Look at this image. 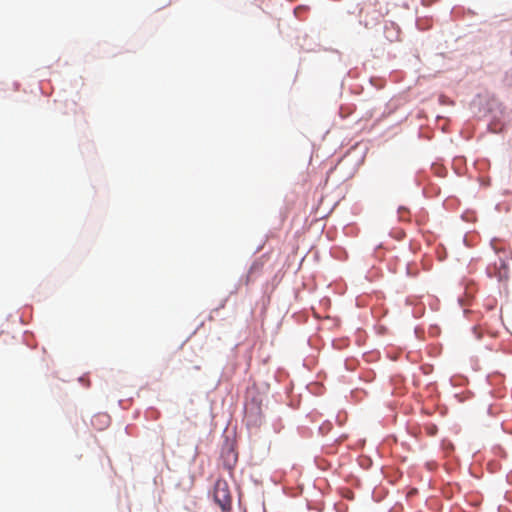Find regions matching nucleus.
<instances>
[{"mask_svg": "<svg viewBox=\"0 0 512 512\" xmlns=\"http://www.w3.org/2000/svg\"><path fill=\"white\" fill-rule=\"evenodd\" d=\"M214 501L223 511H229L231 509L232 497L229 490V485L225 480L219 479L215 482Z\"/></svg>", "mask_w": 512, "mask_h": 512, "instance_id": "nucleus-1", "label": "nucleus"}, {"mask_svg": "<svg viewBox=\"0 0 512 512\" xmlns=\"http://www.w3.org/2000/svg\"><path fill=\"white\" fill-rule=\"evenodd\" d=\"M96 419H100L104 424H108L109 422V416L106 414L99 415Z\"/></svg>", "mask_w": 512, "mask_h": 512, "instance_id": "nucleus-2", "label": "nucleus"}, {"mask_svg": "<svg viewBox=\"0 0 512 512\" xmlns=\"http://www.w3.org/2000/svg\"><path fill=\"white\" fill-rule=\"evenodd\" d=\"M227 454H228V456H231V457H232V459H233V464H235V462L237 461V455L234 453V451L230 449V450L227 452Z\"/></svg>", "mask_w": 512, "mask_h": 512, "instance_id": "nucleus-3", "label": "nucleus"}, {"mask_svg": "<svg viewBox=\"0 0 512 512\" xmlns=\"http://www.w3.org/2000/svg\"><path fill=\"white\" fill-rule=\"evenodd\" d=\"M466 294L471 297L472 294H473V291H472V286H466Z\"/></svg>", "mask_w": 512, "mask_h": 512, "instance_id": "nucleus-4", "label": "nucleus"}, {"mask_svg": "<svg viewBox=\"0 0 512 512\" xmlns=\"http://www.w3.org/2000/svg\"><path fill=\"white\" fill-rule=\"evenodd\" d=\"M428 431H429V434H430V435H434V434H435V432H436V428H435V427H433V428H431V429H430V428H428Z\"/></svg>", "mask_w": 512, "mask_h": 512, "instance_id": "nucleus-5", "label": "nucleus"}, {"mask_svg": "<svg viewBox=\"0 0 512 512\" xmlns=\"http://www.w3.org/2000/svg\"><path fill=\"white\" fill-rule=\"evenodd\" d=\"M503 276H506V271L504 272V274H500V277H503Z\"/></svg>", "mask_w": 512, "mask_h": 512, "instance_id": "nucleus-6", "label": "nucleus"}]
</instances>
